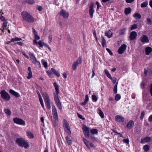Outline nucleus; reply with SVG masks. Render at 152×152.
<instances>
[{"label": "nucleus", "instance_id": "nucleus-1", "mask_svg": "<svg viewBox=\"0 0 152 152\" xmlns=\"http://www.w3.org/2000/svg\"><path fill=\"white\" fill-rule=\"evenodd\" d=\"M23 19L26 21L30 23H32L34 21V18L28 12L23 11L21 13Z\"/></svg>", "mask_w": 152, "mask_h": 152}, {"label": "nucleus", "instance_id": "nucleus-2", "mask_svg": "<svg viewBox=\"0 0 152 152\" xmlns=\"http://www.w3.org/2000/svg\"><path fill=\"white\" fill-rule=\"evenodd\" d=\"M15 142L20 146L23 147L25 148H28L29 147V145L28 142L22 138H17Z\"/></svg>", "mask_w": 152, "mask_h": 152}, {"label": "nucleus", "instance_id": "nucleus-3", "mask_svg": "<svg viewBox=\"0 0 152 152\" xmlns=\"http://www.w3.org/2000/svg\"><path fill=\"white\" fill-rule=\"evenodd\" d=\"M42 96L48 109L50 110L51 109V103L48 94L46 93H44Z\"/></svg>", "mask_w": 152, "mask_h": 152}, {"label": "nucleus", "instance_id": "nucleus-4", "mask_svg": "<svg viewBox=\"0 0 152 152\" xmlns=\"http://www.w3.org/2000/svg\"><path fill=\"white\" fill-rule=\"evenodd\" d=\"M34 39L33 41V45H38L40 47H42L43 46H45L48 48L50 51H51V50L50 48L46 44L41 40H40L38 42H37V40H39V39Z\"/></svg>", "mask_w": 152, "mask_h": 152}, {"label": "nucleus", "instance_id": "nucleus-5", "mask_svg": "<svg viewBox=\"0 0 152 152\" xmlns=\"http://www.w3.org/2000/svg\"><path fill=\"white\" fill-rule=\"evenodd\" d=\"M34 39L33 41V45H38L40 47H42L43 46H45L48 48L50 51H51V50L50 48L46 44L41 40H40L38 42H37V40H39V39Z\"/></svg>", "mask_w": 152, "mask_h": 152}, {"label": "nucleus", "instance_id": "nucleus-6", "mask_svg": "<svg viewBox=\"0 0 152 152\" xmlns=\"http://www.w3.org/2000/svg\"><path fill=\"white\" fill-rule=\"evenodd\" d=\"M0 93L1 98L5 100L8 101L10 99V96L5 90L1 91Z\"/></svg>", "mask_w": 152, "mask_h": 152}, {"label": "nucleus", "instance_id": "nucleus-7", "mask_svg": "<svg viewBox=\"0 0 152 152\" xmlns=\"http://www.w3.org/2000/svg\"><path fill=\"white\" fill-rule=\"evenodd\" d=\"M54 99L56 106L60 110H61L62 109L61 104L58 95L54 96Z\"/></svg>", "mask_w": 152, "mask_h": 152}, {"label": "nucleus", "instance_id": "nucleus-8", "mask_svg": "<svg viewBox=\"0 0 152 152\" xmlns=\"http://www.w3.org/2000/svg\"><path fill=\"white\" fill-rule=\"evenodd\" d=\"M63 122L64 124V126L66 130V133L69 135H70L71 134V132L68 122L65 119L64 120Z\"/></svg>", "mask_w": 152, "mask_h": 152}, {"label": "nucleus", "instance_id": "nucleus-9", "mask_svg": "<svg viewBox=\"0 0 152 152\" xmlns=\"http://www.w3.org/2000/svg\"><path fill=\"white\" fill-rule=\"evenodd\" d=\"M13 121L14 122L17 124L24 126L25 124V121L21 118H15L13 119Z\"/></svg>", "mask_w": 152, "mask_h": 152}, {"label": "nucleus", "instance_id": "nucleus-10", "mask_svg": "<svg viewBox=\"0 0 152 152\" xmlns=\"http://www.w3.org/2000/svg\"><path fill=\"white\" fill-rule=\"evenodd\" d=\"M83 132L86 137H89V133L90 132L91 129L90 128L84 126L83 129Z\"/></svg>", "mask_w": 152, "mask_h": 152}, {"label": "nucleus", "instance_id": "nucleus-11", "mask_svg": "<svg viewBox=\"0 0 152 152\" xmlns=\"http://www.w3.org/2000/svg\"><path fill=\"white\" fill-rule=\"evenodd\" d=\"M94 4L93 2H91L89 7V13L90 17L91 18L93 17V14L94 12V10L93 9V7Z\"/></svg>", "mask_w": 152, "mask_h": 152}, {"label": "nucleus", "instance_id": "nucleus-12", "mask_svg": "<svg viewBox=\"0 0 152 152\" xmlns=\"http://www.w3.org/2000/svg\"><path fill=\"white\" fill-rule=\"evenodd\" d=\"M127 45L125 44L122 45L118 49V52L119 54H122L126 49Z\"/></svg>", "mask_w": 152, "mask_h": 152}, {"label": "nucleus", "instance_id": "nucleus-13", "mask_svg": "<svg viewBox=\"0 0 152 152\" xmlns=\"http://www.w3.org/2000/svg\"><path fill=\"white\" fill-rule=\"evenodd\" d=\"M60 15L62 16L64 18H66L68 17L69 14L65 11L62 9L60 12Z\"/></svg>", "mask_w": 152, "mask_h": 152}, {"label": "nucleus", "instance_id": "nucleus-14", "mask_svg": "<svg viewBox=\"0 0 152 152\" xmlns=\"http://www.w3.org/2000/svg\"><path fill=\"white\" fill-rule=\"evenodd\" d=\"M83 140L84 143L88 148H90L93 147V145L92 143L89 142L84 138H83Z\"/></svg>", "mask_w": 152, "mask_h": 152}, {"label": "nucleus", "instance_id": "nucleus-15", "mask_svg": "<svg viewBox=\"0 0 152 152\" xmlns=\"http://www.w3.org/2000/svg\"><path fill=\"white\" fill-rule=\"evenodd\" d=\"M151 140V138L150 137H146L143 139H141L140 143H145L150 142Z\"/></svg>", "mask_w": 152, "mask_h": 152}, {"label": "nucleus", "instance_id": "nucleus-16", "mask_svg": "<svg viewBox=\"0 0 152 152\" xmlns=\"http://www.w3.org/2000/svg\"><path fill=\"white\" fill-rule=\"evenodd\" d=\"M37 93L38 95V97L39 100L40 102L41 105L42 106L44 109V104L43 103V100L41 95L40 93L38 91H37Z\"/></svg>", "mask_w": 152, "mask_h": 152}, {"label": "nucleus", "instance_id": "nucleus-17", "mask_svg": "<svg viewBox=\"0 0 152 152\" xmlns=\"http://www.w3.org/2000/svg\"><path fill=\"white\" fill-rule=\"evenodd\" d=\"M115 119L116 121L120 122H124V120L123 117L119 115H117L116 116Z\"/></svg>", "mask_w": 152, "mask_h": 152}, {"label": "nucleus", "instance_id": "nucleus-18", "mask_svg": "<svg viewBox=\"0 0 152 152\" xmlns=\"http://www.w3.org/2000/svg\"><path fill=\"white\" fill-rule=\"evenodd\" d=\"M9 92L16 97H19L20 96L18 93L15 92L13 90L11 89L9 91Z\"/></svg>", "mask_w": 152, "mask_h": 152}, {"label": "nucleus", "instance_id": "nucleus-19", "mask_svg": "<svg viewBox=\"0 0 152 152\" xmlns=\"http://www.w3.org/2000/svg\"><path fill=\"white\" fill-rule=\"evenodd\" d=\"M53 118L56 124H57L58 122V117L57 112L53 113Z\"/></svg>", "mask_w": 152, "mask_h": 152}, {"label": "nucleus", "instance_id": "nucleus-20", "mask_svg": "<svg viewBox=\"0 0 152 152\" xmlns=\"http://www.w3.org/2000/svg\"><path fill=\"white\" fill-rule=\"evenodd\" d=\"M134 125V122L132 121H130L128 123L127 126L129 129H131L132 128Z\"/></svg>", "mask_w": 152, "mask_h": 152}, {"label": "nucleus", "instance_id": "nucleus-21", "mask_svg": "<svg viewBox=\"0 0 152 152\" xmlns=\"http://www.w3.org/2000/svg\"><path fill=\"white\" fill-rule=\"evenodd\" d=\"M30 58L33 63L36 64L37 62V61L36 58L34 54L32 53L31 54L30 56Z\"/></svg>", "mask_w": 152, "mask_h": 152}, {"label": "nucleus", "instance_id": "nucleus-22", "mask_svg": "<svg viewBox=\"0 0 152 152\" xmlns=\"http://www.w3.org/2000/svg\"><path fill=\"white\" fill-rule=\"evenodd\" d=\"M145 51L146 54L148 55L152 51V48L149 47H147L145 48Z\"/></svg>", "mask_w": 152, "mask_h": 152}, {"label": "nucleus", "instance_id": "nucleus-23", "mask_svg": "<svg viewBox=\"0 0 152 152\" xmlns=\"http://www.w3.org/2000/svg\"><path fill=\"white\" fill-rule=\"evenodd\" d=\"M66 142L68 145H69L72 144V140L68 136H67L66 137Z\"/></svg>", "mask_w": 152, "mask_h": 152}, {"label": "nucleus", "instance_id": "nucleus-24", "mask_svg": "<svg viewBox=\"0 0 152 152\" xmlns=\"http://www.w3.org/2000/svg\"><path fill=\"white\" fill-rule=\"evenodd\" d=\"M33 33L34 36V38H40L39 36L38 35L37 32L35 30L34 28H32Z\"/></svg>", "mask_w": 152, "mask_h": 152}, {"label": "nucleus", "instance_id": "nucleus-25", "mask_svg": "<svg viewBox=\"0 0 152 152\" xmlns=\"http://www.w3.org/2000/svg\"><path fill=\"white\" fill-rule=\"evenodd\" d=\"M137 36V33L134 31H132L130 34V38H136Z\"/></svg>", "mask_w": 152, "mask_h": 152}, {"label": "nucleus", "instance_id": "nucleus-26", "mask_svg": "<svg viewBox=\"0 0 152 152\" xmlns=\"http://www.w3.org/2000/svg\"><path fill=\"white\" fill-rule=\"evenodd\" d=\"M54 87H55V89L56 91V94L58 95L59 93L58 87L56 83L55 82L53 83Z\"/></svg>", "mask_w": 152, "mask_h": 152}, {"label": "nucleus", "instance_id": "nucleus-27", "mask_svg": "<svg viewBox=\"0 0 152 152\" xmlns=\"http://www.w3.org/2000/svg\"><path fill=\"white\" fill-rule=\"evenodd\" d=\"M131 10L130 8L128 7L126 8L124 12L126 15L131 13Z\"/></svg>", "mask_w": 152, "mask_h": 152}, {"label": "nucleus", "instance_id": "nucleus-28", "mask_svg": "<svg viewBox=\"0 0 152 152\" xmlns=\"http://www.w3.org/2000/svg\"><path fill=\"white\" fill-rule=\"evenodd\" d=\"M51 70L57 77H59L60 76L59 73L58 72L56 71L54 69L52 68L51 69Z\"/></svg>", "mask_w": 152, "mask_h": 152}, {"label": "nucleus", "instance_id": "nucleus-29", "mask_svg": "<svg viewBox=\"0 0 152 152\" xmlns=\"http://www.w3.org/2000/svg\"><path fill=\"white\" fill-rule=\"evenodd\" d=\"M112 33L110 30L105 33V35L109 38L112 37Z\"/></svg>", "mask_w": 152, "mask_h": 152}, {"label": "nucleus", "instance_id": "nucleus-30", "mask_svg": "<svg viewBox=\"0 0 152 152\" xmlns=\"http://www.w3.org/2000/svg\"><path fill=\"white\" fill-rule=\"evenodd\" d=\"M4 111L8 116L10 115L11 114V112L9 109L7 108L5 109Z\"/></svg>", "mask_w": 152, "mask_h": 152}, {"label": "nucleus", "instance_id": "nucleus-31", "mask_svg": "<svg viewBox=\"0 0 152 152\" xmlns=\"http://www.w3.org/2000/svg\"><path fill=\"white\" fill-rule=\"evenodd\" d=\"M21 40V39H12L10 41L7 42V44H9L10 42L15 41H20Z\"/></svg>", "mask_w": 152, "mask_h": 152}, {"label": "nucleus", "instance_id": "nucleus-32", "mask_svg": "<svg viewBox=\"0 0 152 152\" xmlns=\"http://www.w3.org/2000/svg\"><path fill=\"white\" fill-rule=\"evenodd\" d=\"M126 30V28H123L120 29L119 31V34L120 35H122L124 34Z\"/></svg>", "mask_w": 152, "mask_h": 152}, {"label": "nucleus", "instance_id": "nucleus-33", "mask_svg": "<svg viewBox=\"0 0 152 152\" xmlns=\"http://www.w3.org/2000/svg\"><path fill=\"white\" fill-rule=\"evenodd\" d=\"M27 135L30 138H33L34 137L33 134L30 132H27Z\"/></svg>", "mask_w": 152, "mask_h": 152}, {"label": "nucleus", "instance_id": "nucleus-34", "mask_svg": "<svg viewBox=\"0 0 152 152\" xmlns=\"http://www.w3.org/2000/svg\"><path fill=\"white\" fill-rule=\"evenodd\" d=\"M133 17L135 18L136 19H139L141 18V16L139 14L136 13L133 15Z\"/></svg>", "mask_w": 152, "mask_h": 152}, {"label": "nucleus", "instance_id": "nucleus-35", "mask_svg": "<svg viewBox=\"0 0 152 152\" xmlns=\"http://www.w3.org/2000/svg\"><path fill=\"white\" fill-rule=\"evenodd\" d=\"M118 82H117L113 88V92L114 94L117 93V86Z\"/></svg>", "mask_w": 152, "mask_h": 152}, {"label": "nucleus", "instance_id": "nucleus-36", "mask_svg": "<svg viewBox=\"0 0 152 152\" xmlns=\"http://www.w3.org/2000/svg\"><path fill=\"white\" fill-rule=\"evenodd\" d=\"M150 147L148 145H145L143 147V149L145 152H147L149 150Z\"/></svg>", "mask_w": 152, "mask_h": 152}, {"label": "nucleus", "instance_id": "nucleus-37", "mask_svg": "<svg viewBox=\"0 0 152 152\" xmlns=\"http://www.w3.org/2000/svg\"><path fill=\"white\" fill-rule=\"evenodd\" d=\"M141 42L143 43H146L148 42L149 40L148 39H140Z\"/></svg>", "mask_w": 152, "mask_h": 152}, {"label": "nucleus", "instance_id": "nucleus-38", "mask_svg": "<svg viewBox=\"0 0 152 152\" xmlns=\"http://www.w3.org/2000/svg\"><path fill=\"white\" fill-rule=\"evenodd\" d=\"M99 112L98 113L100 116V117L103 118L104 117V114L103 113L102 111L100 109H98Z\"/></svg>", "mask_w": 152, "mask_h": 152}, {"label": "nucleus", "instance_id": "nucleus-39", "mask_svg": "<svg viewBox=\"0 0 152 152\" xmlns=\"http://www.w3.org/2000/svg\"><path fill=\"white\" fill-rule=\"evenodd\" d=\"M82 57H79L76 60L75 62L77 63L78 64H80L82 63Z\"/></svg>", "mask_w": 152, "mask_h": 152}, {"label": "nucleus", "instance_id": "nucleus-40", "mask_svg": "<svg viewBox=\"0 0 152 152\" xmlns=\"http://www.w3.org/2000/svg\"><path fill=\"white\" fill-rule=\"evenodd\" d=\"M148 4V3L147 1L144 2L141 4V7L142 8L145 7L147 6Z\"/></svg>", "mask_w": 152, "mask_h": 152}, {"label": "nucleus", "instance_id": "nucleus-41", "mask_svg": "<svg viewBox=\"0 0 152 152\" xmlns=\"http://www.w3.org/2000/svg\"><path fill=\"white\" fill-rule=\"evenodd\" d=\"M26 2L28 4H33L34 3V0H26Z\"/></svg>", "mask_w": 152, "mask_h": 152}, {"label": "nucleus", "instance_id": "nucleus-42", "mask_svg": "<svg viewBox=\"0 0 152 152\" xmlns=\"http://www.w3.org/2000/svg\"><path fill=\"white\" fill-rule=\"evenodd\" d=\"M78 64L76 62H74L72 65V68L73 70H75L77 68V66Z\"/></svg>", "mask_w": 152, "mask_h": 152}, {"label": "nucleus", "instance_id": "nucleus-43", "mask_svg": "<svg viewBox=\"0 0 152 152\" xmlns=\"http://www.w3.org/2000/svg\"><path fill=\"white\" fill-rule=\"evenodd\" d=\"M121 96L120 94H117L116 95L115 97V100L116 101L119 100L121 98Z\"/></svg>", "mask_w": 152, "mask_h": 152}, {"label": "nucleus", "instance_id": "nucleus-44", "mask_svg": "<svg viewBox=\"0 0 152 152\" xmlns=\"http://www.w3.org/2000/svg\"><path fill=\"white\" fill-rule=\"evenodd\" d=\"M105 73L106 75L110 79H112V77L110 74L108 72L107 70H105Z\"/></svg>", "mask_w": 152, "mask_h": 152}, {"label": "nucleus", "instance_id": "nucleus-45", "mask_svg": "<svg viewBox=\"0 0 152 152\" xmlns=\"http://www.w3.org/2000/svg\"><path fill=\"white\" fill-rule=\"evenodd\" d=\"M90 132L92 134H95L97 133L98 130L96 129H94L91 130Z\"/></svg>", "mask_w": 152, "mask_h": 152}, {"label": "nucleus", "instance_id": "nucleus-46", "mask_svg": "<svg viewBox=\"0 0 152 152\" xmlns=\"http://www.w3.org/2000/svg\"><path fill=\"white\" fill-rule=\"evenodd\" d=\"M146 20L148 24L151 25L152 24V21L151 19L149 18H147L146 19Z\"/></svg>", "mask_w": 152, "mask_h": 152}, {"label": "nucleus", "instance_id": "nucleus-47", "mask_svg": "<svg viewBox=\"0 0 152 152\" xmlns=\"http://www.w3.org/2000/svg\"><path fill=\"white\" fill-rule=\"evenodd\" d=\"M52 113L57 112L56 109L54 105L52 107Z\"/></svg>", "mask_w": 152, "mask_h": 152}, {"label": "nucleus", "instance_id": "nucleus-48", "mask_svg": "<svg viewBox=\"0 0 152 152\" xmlns=\"http://www.w3.org/2000/svg\"><path fill=\"white\" fill-rule=\"evenodd\" d=\"M7 25V22H6L5 21L3 23L2 25V27L3 28V29H4L6 28Z\"/></svg>", "mask_w": 152, "mask_h": 152}, {"label": "nucleus", "instance_id": "nucleus-49", "mask_svg": "<svg viewBox=\"0 0 152 152\" xmlns=\"http://www.w3.org/2000/svg\"><path fill=\"white\" fill-rule=\"evenodd\" d=\"M137 27V25L136 24H134L133 25H132L131 28V30H132L133 29H135Z\"/></svg>", "mask_w": 152, "mask_h": 152}, {"label": "nucleus", "instance_id": "nucleus-50", "mask_svg": "<svg viewBox=\"0 0 152 152\" xmlns=\"http://www.w3.org/2000/svg\"><path fill=\"white\" fill-rule=\"evenodd\" d=\"M92 98L93 100L95 102L97 100V99L96 96L94 95H92Z\"/></svg>", "mask_w": 152, "mask_h": 152}, {"label": "nucleus", "instance_id": "nucleus-51", "mask_svg": "<svg viewBox=\"0 0 152 152\" xmlns=\"http://www.w3.org/2000/svg\"><path fill=\"white\" fill-rule=\"evenodd\" d=\"M28 76L27 77V78L28 79L31 78L32 77V72H29L28 73Z\"/></svg>", "mask_w": 152, "mask_h": 152}, {"label": "nucleus", "instance_id": "nucleus-52", "mask_svg": "<svg viewBox=\"0 0 152 152\" xmlns=\"http://www.w3.org/2000/svg\"><path fill=\"white\" fill-rule=\"evenodd\" d=\"M145 115V113L144 112V111H143L142 112L141 114V115H140V119H141L142 120V119H143V117H144Z\"/></svg>", "mask_w": 152, "mask_h": 152}, {"label": "nucleus", "instance_id": "nucleus-53", "mask_svg": "<svg viewBox=\"0 0 152 152\" xmlns=\"http://www.w3.org/2000/svg\"><path fill=\"white\" fill-rule=\"evenodd\" d=\"M106 50L109 53L110 55L111 56L113 55V53L112 52V51L109 48H106Z\"/></svg>", "mask_w": 152, "mask_h": 152}, {"label": "nucleus", "instance_id": "nucleus-54", "mask_svg": "<svg viewBox=\"0 0 152 152\" xmlns=\"http://www.w3.org/2000/svg\"><path fill=\"white\" fill-rule=\"evenodd\" d=\"M123 142L127 144H129V140L128 138L124 139L123 140Z\"/></svg>", "mask_w": 152, "mask_h": 152}, {"label": "nucleus", "instance_id": "nucleus-55", "mask_svg": "<svg viewBox=\"0 0 152 152\" xmlns=\"http://www.w3.org/2000/svg\"><path fill=\"white\" fill-rule=\"evenodd\" d=\"M113 83V84H115L117 80V79L116 77H114L113 78H112V79H110Z\"/></svg>", "mask_w": 152, "mask_h": 152}, {"label": "nucleus", "instance_id": "nucleus-56", "mask_svg": "<svg viewBox=\"0 0 152 152\" xmlns=\"http://www.w3.org/2000/svg\"><path fill=\"white\" fill-rule=\"evenodd\" d=\"M96 4L97 5V9L98 10L99 9V7H100L101 6L99 4V3L98 1L96 2Z\"/></svg>", "mask_w": 152, "mask_h": 152}, {"label": "nucleus", "instance_id": "nucleus-57", "mask_svg": "<svg viewBox=\"0 0 152 152\" xmlns=\"http://www.w3.org/2000/svg\"><path fill=\"white\" fill-rule=\"evenodd\" d=\"M77 114L78 115V117L80 118V119H81L83 120L84 119V118H83V116L81 115H80V114H79L78 113H77Z\"/></svg>", "mask_w": 152, "mask_h": 152}, {"label": "nucleus", "instance_id": "nucleus-58", "mask_svg": "<svg viewBox=\"0 0 152 152\" xmlns=\"http://www.w3.org/2000/svg\"><path fill=\"white\" fill-rule=\"evenodd\" d=\"M43 65L44 66L45 68H47L48 67V63H47L46 61H44L43 62Z\"/></svg>", "mask_w": 152, "mask_h": 152}, {"label": "nucleus", "instance_id": "nucleus-59", "mask_svg": "<svg viewBox=\"0 0 152 152\" xmlns=\"http://www.w3.org/2000/svg\"><path fill=\"white\" fill-rule=\"evenodd\" d=\"M148 71L146 69H144V75L146 76H147V74H148Z\"/></svg>", "mask_w": 152, "mask_h": 152}, {"label": "nucleus", "instance_id": "nucleus-60", "mask_svg": "<svg viewBox=\"0 0 152 152\" xmlns=\"http://www.w3.org/2000/svg\"><path fill=\"white\" fill-rule=\"evenodd\" d=\"M150 91L151 95L152 96V83L150 86Z\"/></svg>", "mask_w": 152, "mask_h": 152}, {"label": "nucleus", "instance_id": "nucleus-61", "mask_svg": "<svg viewBox=\"0 0 152 152\" xmlns=\"http://www.w3.org/2000/svg\"><path fill=\"white\" fill-rule=\"evenodd\" d=\"M148 121L149 122L152 121V115H151L149 117Z\"/></svg>", "mask_w": 152, "mask_h": 152}, {"label": "nucleus", "instance_id": "nucleus-62", "mask_svg": "<svg viewBox=\"0 0 152 152\" xmlns=\"http://www.w3.org/2000/svg\"><path fill=\"white\" fill-rule=\"evenodd\" d=\"M0 18L1 20L2 21H4L5 20V18L4 16H1Z\"/></svg>", "mask_w": 152, "mask_h": 152}, {"label": "nucleus", "instance_id": "nucleus-63", "mask_svg": "<svg viewBox=\"0 0 152 152\" xmlns=\"http://www.w3.org/2000/svg\"><path fill=\"white\" fill-rule=\"evenodd\" d=\"M87 102H86V101H85V100L83 102H82V103H80V105H81L84 106V105H85L86 104Z\"/></svg>", "mask_w": 152, "mask_h": 152}, {"label": "nucleus", "instance_id": "nucleus-64", "mask_svg": "<svg viewBox=\"0 0 152 152\" xmlns=\"http://www.w3.org/2000/svg\"><path fill=\"white\" fill-rule=\"evenodd\" d=\"M42 7L41 6H39L38 7H37V9L39 11H40L42 10Z\"/></svg>", "mask_w": 152, "mask_h": 152}]
</instances>
